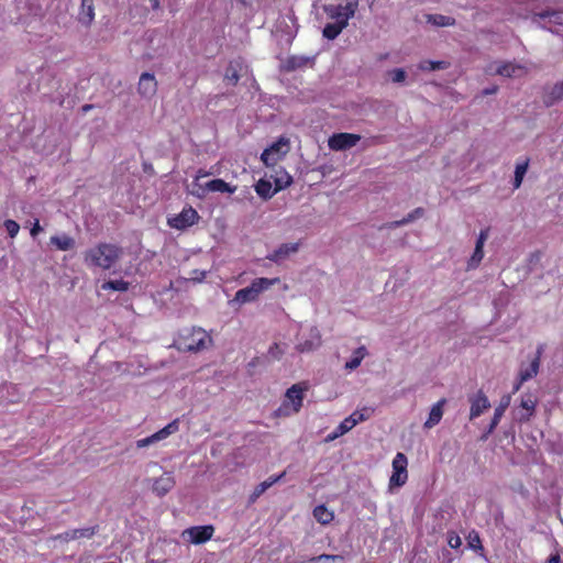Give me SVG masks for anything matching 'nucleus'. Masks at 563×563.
Here are the masks:
<instances>
[{
    "mask_svg": "<svg viewBox=\"0 0 563 563\" xmlns=\"http://www.w3.org/2000/svg\"><path fill=\"white\" fill-rule=\"evenodd\" d=\"M321 345V334L316 327H311L308 333V338L300 341L296 349L299 352H311Z\"/></svg>",
    "mask_w": 563,
    "mask_h": 563,
    "instance_id": "obj_18",
    "label": "nucleus"
},
{
    "mask_svg": "<svg viewBox=\"0 0 563 563\" xmlns=\"http://www.w3.org/2000/svg\"><path fill=\"white\" fill-rule=\"evenodd\" d=\"M427 21L435 26H453L455 19L443 14H428Z\"/></svg>",
    "mask_w": 563,
    "mask_h": 563,
    "instance_id": "obj_34",
    "label": "nucleus"
},
{
    "mask_svg": "<svg viewBox=\"0 0 563 563\" xmlns=\"http://www.w3.org/2000/svg\"><path fill=\"white\" fill-rule=\"evenodd\" d=\"M268 354L274 357V358H278L279 355H280V351H279V346L278 344H274L269 347V351H268Z\"/></svg>",
    "mask_w": 563,
    "mask_h": 563,
    "instance_id": "obj_50",
    "label": "nucleus"
},
{
    "mask_svg": "<svg viewBox=\"0 0 563 563\" xmlns=\"http://www.w3.org/2000/svg\"><path fill=\"white\" fill-rule=\"evenodd\" d=\"M289 152V141L286 137H279L278 141L267 147L261 155L262 162L266 166H275Z\"/></svg>",
    "mask_w": 563,
    "mask_h": 563,
    "instance_id": "obj_7",
    "label": "nucleus"
},
{
    "mask_svg": "<svg viewBox=\"0 0 563 563\" xmlns=\"http://www.w3.org/2000/svg\"><path fill=\"white\" fill-rule=\"evenodd\" d=\"M358 8V0H344V4L324 5V12L334 21H342L349 24V20L354 16Z\"/></svg>",
    "mask_w": 563,
    "mask_h": 563,
    "instance_id": "obj_6",
    "label": "nucleus"
},
{
    "mask_svg": "<svg viewBox=\"0 0 563 563\" xmlns=\"http://www.w3.org/2000/svg\"><path fill=\"white\" fill-rule=\"evenodd\" d=\"M153 10H158L161 7V0H147Z\"/></svg>",
    "mask_w": 563,
    "mask_h": 563,
    "instance_id": "obj_55",
    "label": "nucleus"
},
{
    "mask_svg": "<svg viewBox=\"0 0 563 563\" xmlns=\"http://www.w3.org/2000/svg\"><path fill=\"white\" fill-rule=\"evenodd\" d=\"M345 559L341 554H320L308 560L307 563H344Z\"/></svg>",
    "mask_w": 563,
    "mask_h": 563,
    "instance_id": "obj_36",
    "label": "nucleus"
},
{
    "mask_svg": "<svg viewBox=\"0 0 563 563\" xmlns=\"http://www.w3.org/2000/svg\"><path fill=\"white\" fill-rule=\"evenodd\" d=\"M205 188L209 189V192H221L230 195L236 191V186H232L221 178H216L210 181H207Z\"/></svg>",
    "mask_w": 563,
    "mask_h": 563,
    "instance_id": "obj_25",
    "label": "nucleus"
},
{
    "mask_svg": "<svg viewBox=\"0 0 563 563\" xmlns=\"http://www.w3.org/2000/svg\"><path fill=\"white\" fill-rule=\"evenodd\" d=\"M448 543L452 549H457L461 547L462 540L456 533L452 532L448 537Z\"/></svg>",
    "mask_w": 563,
    "mask_h": 563,
    "instance_id": "obj_47",
    "label": "nucleus"
},
{
    "mask_svg": "<svg viewBox=\"0 0 563 563\" xmlns=\"http://www.w3.org/2000/svg\"><path fill=\"white\" fill-rule=\"evenodd\" d=\"M214 529L212 526H197L186 529L183 536L194 544H201L210 540L213 536Z\"/></svg>",
    "mask_w": 563,
    "mask_h": 563,
    "instance_id": "obj_11",
    "label": "nucleus"
},
{
    "mask_svg": "<svg viewBox=\"0 0 563 563\" xmlns=\"http://www.w3.org/2000/svg\"><path fill=\"white\" fill-rule=\"evenodd\" d=\"M366 355H367V350L365 346L357 347L353 352L351 360L345 363V366H344L345 369H347V371L356 369L361 365L362 361L364 360V357Z\"/></svg>",
    "mask_w": 563,
    "mask_h": 563,
    "instance_id": "obj_31",
    "label": "nucleus"
},
{
    "mask_svg": "<svg viewBox=\"0 0 563 563\" xmlns=\"http://www.w3.org/2000/svg\"><path fill=\"white\" fill-rule=\"evenodd\" d=\"M41 231L42 227L40 225L38 220H36L30 233L33 238H35Z\"/></svg>",
    "mask_w": 563,
    "mask_h": 563,
    "instance_id": "obj_52",
    "label": "nucleus"
},
{
    "mask_svg": "<svg viewBox=\"0 0 563 563\" xmlns=\"http://www.w3.org/2000/svg\"><path fill=\"white\" fill-rule=\"evenodd\" d=\"M205 276H206V273H205V272H202V273H201V277H200V278H198V280H202V279L205 278Z\"/></svg>",
    "mask_w": 563,
    "mask_h": 563,
    "instance_id": "obj_61",
    "label": "nucleus"
},
{
    "mask_svg": "<svg viewBox=\"0 0 563 563\" xmlns=\"http://www.w3.org/2000/svg\"><path fill=\"white\" fill-rule=\"evenodd\" d=\"M339 437H340V435H336V431L334 430L332 433H330V434L328 435V439H327V440L332 441V440H334V439H336V438H339Z\"/></svg>",
    "mask_w": 563,
    "mask_h": 563,
    "instance_id": "obj_58",
    "label": "nucleus"
},
{
    "mask_svg": "<svg viewBox=\"0 0 563 563\" xmlns=\"http://www.w3.org/2000/svg\"><path fill=\"white\" fill-rule=\"evenodd\" d=\"M98 530H99L98 526L73 529V537H76V540L77 539H90L98 532Z\"/></svg>",
    "mask_w": 563,
    "mask_h": 563,
    "instance_id": "obj_41",
    "label": "nucleus"
},
{
    "mask_svg": "<svg viewBox=\"0 0 563 563\" xmlns=\"http://www.w3.org/2000/svg\"><path fill=\"white\" fill-rule=\"evenodd\" d=\"M179 424L178 420H174L169 422L166 427L161 429L159 431L155 432L154 434L146 437L144 439H140L136 441V448L142 449L146 448L148 445H152L161 440L166 439L170 434L178 431Z\"/></svg>",
    "mask_w": 563,
    "mask_h": 563,
    "instance_id": "obj_10",
    "label": "nucleus"
},
{
    "mask_svg": "<svg viewBox=\"0 0 563 563\" xmlns=\"http://www.w3.org/2000/svg\"><path fill=\"white\" fill-rule=\"evenodd\" d=\"M57 538L62 539L64 541L76 540V537H73V530L65 531L64 533L59 534Z\"/></svg>",
    "mask_w": 563,
    "mask_h": 563,
    "instance_id": "obj_51",
    "label": "nucleus"
},
{
    "mask_svg": "<svg viewBox=\"0 0 563 563\" xmlns=\"http://www.w3.org/2000/svg\"><path fill=\"white\" fill-rule=\"evenodd\" d=\"M244 4H251L252 0H241Z\"/></svg>",
    "mask_w": 563,
    "mask_h": 563,
    "instance_id": "obj_60",
    "label": "nucleus"
},
{
    "mask_svg": "<svg viewBox=\"0 0 563 563\" xmlns=\"http://www.w3.org/2000/svg\"><path fill=\"white\" fill-rule=\"evenodd\" d=\"M279 283V278L278 277H275V278H266V277H261V278H256L254 279L251 285L249 287H245V288H242V289H239L235 295H234V298L232 300L229 301V303L231 306L238 303V305H244V303H249V302H253L255 301L258 296L267 290L269 287L276 285Z\"/></svg>",
    "mask_w": 563,
    "mask_h": 563,
    "instance_id": "obj_3",
    "label": "nucleus"
},
{
    "mask_svg": "<svg viewBox=\"0 0 563 563\" xmlns=\"http://www.w3.org/2000/svg\"><path fill=\"white\" fill-rule=\"evenodd\" d=\"M313 58L301 55H292L289 56L284 63V69L286 71H295L298 69H302L309 65H312Z\"/></svg>",
    "mask_w": 563,
    "mask_h": 563,
    "instance_id": "obj_23",
    "label": "nucleus"
},
{
    "mask_svg": "<svg viewBox=\"0 0 563 563\" xmlns=\"http://www.w3.org/2000/svg\"><path fill=\"white\" fill-rule=\"evenodd\" d=\"M123 249L115 243L100 242L84 254L85 264L90 268L111 269L123 257Z\"/></svg>",
    "mask_w": 563,
    "mask_h": 563,
    "instance_id": "obj_1",
    "label": "nucleus"
},
{
    "mask_svg": "<svg viewBox=\"0 0 563 563\" xmlns=\"http://www.w3.org/2000/svg\"><path fill=\"white\" fill-rule=\"evenodd\" d=\"M239 68H240L239 63L232 62L229 64V66L225 69V74H224V80L228 81V84L233 85V86L238 84V81L240 79Z\"/></svg>",
    "mask_w": 563,
    "mask_h": 563,
    "instance_id": "obj_38",
    "label": "nucleus"
},
{
    "mask_svg": "<svg viewBox=\"0 0 563 563\" xmlns=\"http://www.w3.org/2000/svg\"><path fill=\"white\" fill-rule=\"evenodd\" d=\"M285 473H282L277 476H271L266 481L258 484L253 493L250 495V503H254L261 495H263L269 487H272L275 483L279 482Z\"/></svg>",
    "mask_w": 563,
    "mask_h": 563,
    "instance_id": "obj_29",
    "label": "nucleus"
},
{
    "mask_svg": "<svg viewBox=\"0 0 563 563\" xmlns=\"http://www.w3.org/2000/svg\"><path fill=\"white\" fill-rule=\"evenodd\" d=\"M541 353H542V349L539 347L537 350L536 356L531 360L530 364L526 367L522 366L520 368V372H519L520 383H525L538 374L539 367H540Z\"/></svg>",
    "mask_w": 563,
    "mask_h": 563,
    "instance_id": "obj_21",
    "label": "nucleus"
},
{
    "mask_svg": "<svg viewBox=\"0 0 563 563\" xmlns=\"http://www.w3.org/2000/svg\"><path fill=\"white\" fill-rule=\"evenodd\" d=\"M354 427L353 424L351 423V421L349 420V418H345L336 428H335V431H336V435H343L345 434L346 432H349L350 430H352Z\"/></svg>",
    "mask_w": 563,
    "mask_h": 563,
    "instance_id": "obj_46",
    "label": "nucleus"
},
{
    "mask_svg": "<svg viewBox=\"0 0 563 563\" xmlns=\"http://www.w3.org/2000/svg\"><path fill=\"white\" fill-rule=\"evenodd\" d=\"M175 486V478L170 473H164L161 477L155 479L153 484V493L163 497L168 494Z\"/></svg>",
    "mask_w": 563,
    "mask_h": 563,
    "instance_id": "obj_19",
    "label": "nucleus"
},
{
    "mask_svg": "<svg viewBox=\"0 0 563 563\" xmlns=\"http://www.w3.org/2000/svg\"><path fill=\"white\" fill-rule=\"evenodd\" d=\"M208 175H209V173H207V172H205L202 169H199L195 180L198 181L201 177H206Z\"/></svg>",
    "mask_w": 563,
    "mask_h": 563,
    "instance_id": "obj_57",
    "label": "nucleus"
},
{
    "mask_svg": "<svg viewBox=\"0 0 563 563\" xmlns=\"http://www.w3.org/2000/svg\"><path fill=\"white\" fill-rule=\"evenodd\" d=\"M521 384H522V383H520V380H519V382L515 385V387H514V391H515V393L519 390V388H520Z\"/></svg>",
    "mask_w": 563,
    "mask_h": 563,
    "instance_id": "obj_59",
    "label": "nucleus"
},
{
    "mask_svg": "<svg viewBox=\"0 0 563 563\" xmlns=\"http://www.w3.org/2000/svg\"><path fill=\"white\" fill-rule=\"evenodd\" d=\"M468 542L473 549L481 548V539L476 532H472L468 534Z\"/></svg>",
    "mask_w": 563,
    "mask_h": 563,
    "instance_id": "obj_48",
    "label": "nucleus"
},
{
    "mask_svg": "<svg viewBox=\"0 0 563 563\" xmlns=\"http://www.w3.org/2000/svg\"><path fill=\"white\" fill-rule=\"evenodd\" d=\"M49 243L53 246H55L58 251H70L74 250L76 246L75 239L65 233L53 235L49 239Z\"/></svg>",
    "mask_w": 563,
    "mask_h": 563,
    "instance_id": "obj_26",
    "label": "nucleus"
},
{
    "mask_svg": "<svg viewBox=\"0 0 563 563\" xmlns=\"http://www.w3.org/2000/svg\"><path fill=\"white\" fill-rule=\"evenodd\" d=\"M510 395H505L501 397L499 405L495 408L493 419L490 421L487 432L483 435V439H486L487 435L493 433V431L496 429L506 409L510 405Z\"/></svg>",
    "mask_w": 563,
    "mask_h": 563,
    "instance_id": "obj_20",
    "label": "nucleus"
},
{
    "mask_svg": "<svg viewBox=\"0 0 563 563\" xmlns=\"http://www.w3.org/2000/svg\"><path fill=\"white\" fill-rule=\"evenodd\" d=\"M313 517L319 523L328 525L333 520L334 514L324 505H319L313 509Z\"/></svg>",
    "mask_w": 563,
    "mask_h": 563,
    "instance_id": "obj_32",
    "label": "nucleus"
},
{
    "mask_svg": "<svg viewBox=\"0 0 563 563\" xmlns=\"http://www.w3.org/2000/svg\"><path fill=\"white\" fill-rule=\"evenodd\" d=\"M95 20V4L93 0H81L80 9L78 12V21L84 26H90Z\"/></svg>",
    "mask_w": 563,
    "mask_h": 563,
    "instance_id": "obj_22",
    "label": "nucleus"
},
{
    "mask_svg": "<svg viewBox=\"0 0 563 563\" xmlns=\"http://www.w3.org/2000/svg\"><path fill=\"white\" fill-rule=\"evenodd\" d=\"M449 64L444 60H422L419 68L424 71H433L438 69H446Z\"/></svg>",
    "mask_w": 563,
    "mask_h": 563,
    "instance_id": "obj_39",
    "label": "nucleus"
},
{
    "mask_svg": "<svg viewBox=\"0 0 563 563\" xmlns=\"http://www.w3.org/2000/svg\"><path fill=\"white\" fill-rule=\"evenodd\" d=\"M488 235H489V230L488 229L482 230L479 232L478 238H477L476 245L484 246L485 242L488 239Z\"/></svg>",
    "mask_w": 563,
    "mask_h": 563,
    "instance_id": "obj_49",
    "label": "nucleus"
},
{
    "mask_svg": "<svg viewBox=\"0 0 563 563\" xmlns=\"http://www.w3.org/2000/svg\"><path fill=\"white\" fill-rule=\"evenodd\" d=\"M422 214H423V209L417 208L413 211H411L410 213H408L401 220L393 221V222L388 223L386 227L389 229L398 228V227H401V225H405V224H408V223L415 221L416 219L420 218Z\"/></svg>",
    "mask_w": 563,
    "mask_h": 563,
    "instance_id": "obj_33",
    "label": "nucleus"
},
{
    "mask_svg": "<svg viewBox=\"0 0 563 563\" xmlns=\"http://www.w3.org/2000/svg\"><path fill=\"white\" fill-rule=\"evenodd\" d=\"M372 413H373V409L363 408L361 410H355L347 418L351 421V423L353 424V427H355L360 422H363V421H366L367 419H369Z\"/></svg>",
    "mask_w": 563,
    "mask_h": 563,
    "instance_id": "obj_37",
    "label": "nucleus"
},
{
    "mask_svg": "<svg viewBox=\"0 0 563 563\" xmlns=\"http://www.w3.org/2000/svg\"><path fill=\"white\" fill-rule=\"evenodd\" d=\"M255 191L261 198L265 200L271 199L276 192H278L276 187L273 188V181L271 178L260 179L255 185Z\"/></svg>",
    "mask_w": 563,
    "mask_h": 563,
    "instance_id": "obj_28",
    "label": "nucleus"
},
{
    "mask_svg": "<svg viewBox=\"0 0 563 563\" xmlns=\"http://www.w3.org/2000/svg\"><path fill=\"white\" fill-rule=\"evenodd\" d=\"M388 75L393 82L402 84L406 80L407 74L402 68H395L388 71Z\"/></svg>",
    "mask_w": 563,
    "mask_h": 563,
    "instance_id": "obj_43",
    "label": "nucleus"
},
{
    "mask_svg": "<svg viewBox=\"0 0 563 563\" xmlns=\"http://www.w3.org/2000/svg\"><path fill=\"white\" fill-rule=\"evenodd\" d=\"M269 178L278 191L287 188L292 183V177L284 168L276 169L274 174L269 175Z\"/></svg>",
    "mask_w": 563,
    "mask_h": 563,
    "instance_id": "obj_27",
    "label": "nucleus"
},
{
    "mask_svg": "<svg viewBox=\"0 0 563 563\" xmlns=\"http://www.w3.org/2000/svg\"><path fill=\"white\" fill-rule=\"evenodd\" d=\"M198 218V212L194 208L189 207L185 208L176 217L168 219V224L174 229L183 230L195 224Z\"/></svg>",
    "mask_w": 563,
    "mask_h": 563,
    "instance_id": "obj_12",
    "label": "nucleus"
},
{
    "mask_svg": "<svg viewBox=\"0 0 563 563\" xmlns=\"http://www.w3.org/2000/svg\"><path fill=\"white\" fill-rule=\"evenodd\" d=\"M498 86H492V87H488V88H485L482 93L484 96H488V95H495L497 91H498Z\"/></svg>",
    "mask_w": 563,
    "mask_h": 563,
    "instance_id": "obj_54",
    "label": "nucleus"
},
{
    "mask_svg": "<svg viewBox=\"0 0 563 563\" xmlns=\"http://www.w3.org/2000/svg\"><path fill=\"white\" fill-rule=\"evenodd\" d=\"M537 399L532 395H523L520 400V406L516 410V419L519 421H528L534 413Z\"/></svg>",
    "mask_w": 563,
    "mask_h": 563,
    "instance_id": "obj_16",
    "label": "nucleus"
},
{
    "mask_svg": "<svg viewBox=\"0 0 563 563\" xmlns=\"http://www.w3.org/2000/svg\"><path fill=\"white\" fill-rule=\"evenodd\" d=\"M488 76H501L505 78H521L528 73L523 64L516 62L494 60L484 68Z\"/></svg>",
    "mask_w": 563,
    "mask_h": 563,
    "instance_id": "obj_4",
    "label": "nucleus"
},
{
    "mask_svg": "<svg viewBox=\"0 0 563 563\" xmlns=\"http://www.w3.org/2000/svg\"><path fill=\"white\" fill-rule=\"evenodd\" d=\"M548 563H560V555L559 554L551 555L548 560Z\"/></svg>",
    "mask_w": 563,
    "mask_h": 563,
    "instance_id": "obj_56",
    "label": "nucleus"
},
{
    "mask_svg": "<svg viewBox=\"0 0 563 563\" xmlns=\"http://www.w3.org/2000/svg\"><path fill=\"white\" fill-rule=\"evenodd\" d=\"M300 243H284L279 245L278 249L269 253L266 258L271 262H274L276 264L282 263L283 261L287 260L291 255L296 254L299 251Z\"/></svg>",
    "mask_w": 563,
    "mask_h": 563,
    "instance_id": "obj_13",
    "label": "nucleus"
},
{
    "mask_svg": "<svg viewBox=\"0 0 563 563\" xmlns=\"http://www.w3.org/2000/svg\"><path fill=\"white\" fill-rule=\"evenodd\" d=\"M104 290H114V291H126L129 289V283L123 279L108 280L101 286Z\"/></svg>",
    "mask_w": 563,
    "mask_h": 563,
    "instance_id": "obj_40",
    "label": "nucleus"
},
{
    "mask_svg": "<svg viewBox=\"0 0 563 563\" xmlns=\"http://www.w3.org/2000/svg\"><path fill=\"white\" fill-rule=\"evenodd\" d=\"M407 457L404 453H397L393 460V475L389 479L390 485L402 486L408 477Z\"/></svg>",
    "mask_w": 563,
    "mask_h": 563,
    "instance_id": "obj_9",
    "label": "nucleus"
},
{
    "mask_svg": "<svg viewBox=\"0 0 563 563\" xmlns=\"http://www.w3.org/2000/svg\"><path fill=\"white\" fill-rule=\"evenodd\" d=\"M445 404H446V399L442 398L432 406V408L429 412V417H428L427 421L424 422V428L431 429L441 421L442 416H443V408H444Z\"/></svg>",
    "mask_w": 563,
    "mask_h": 563,
    "instance_id": "obj_24",
    "label": "nucleus"
},
{
    "mask_svg": "<svg viewBox=\"0 0 563 563\" xmlns=\"http://www.w3.org/2000/svg\"><path fill=\"white\" fill-rule=\"evenodd\" d=\"M90 106H85L84 110H89Z\"/></svg>",
    "mask_w": 563,
    "mask_h": 563,
    "instance_id": "obj_62",
    "label": "nucleus"
},
{
    "mask_svg": "<svg viewBox=\"0 0 563 563\" xmlns=\"http://www.w3.org/2000/svg\"><path fill=\"white\" fill-rule=\"evenodd\" d=\"M471 404L470 419L474 420L478 418L485 410L490 407V402L486 395L479 390L475 395L468 398Z\"/></svg>",
    "mask_w": 563,
    "mask_h": 563,
    "instance_id": "obj_14",
    "label": "nucleus"
},
{
    "mask_svg": "<svg viewBox=\"0 0 563 563\" xmlns=\"http://www.w3.org/2000/svg\"><path fill=\"white\" fill-rule=\"evenodd\" d=\"M157 81L151 73H143L140 77L137 91L144 98H151L156 93Z\"/></svg>",
    "mask_w": 563,
    "mask_h": 563,
    "instance_id": "obj_17",
    "label": "nucleus"
},
{
    "mask_svg": "<svg viewBox=\"0 0 563 563\" xmlns=\"http://www.w3.org/2000/svg\"><path fill=\"white\" fill-rule=\"evenodd\" d=\"M212 339L202 328L185 329L175 345L180 351L199 352L211 345Z\"/></svg>",
    "mask_w": 563,
    "mask_h": 563,
    "instance_id": "obj_2",
    "label": "nucleus"
},
{
    "mask_svg": "<svg viewBox=\"0 0 563 563\" xmlns=\"http://www.w3.org/2000/svg\"><path fill=\"white\" fill-rule=\"evenodd\" d=\"M346 26L347 24L342 21H334L323 27L322 34L328 40H334Z\"/></svg>",
    "mask_w": 563,
    "mask_h": 563,
    "instance_id": "obj_30",
    "label": "nucleus"
},
{
    "mask_svg": "<svg viewBox=\"0 0 563 563\" xmlns=\"http://www.w3.org/2000/svg\"><path fill=\"white\" fill-rule=\"evenodd\" d=\"M563 100V80L543 88L542 102L545 107H552Z\"/></svg>",
    "mask_w": 563,
    "mask_h": 563,
    "instance_id": "obj_15",
    "label": "nucleus"
},
{
    "mask_svg": "<svg viewBox=\"0 0 563 563\" xmlns=\"http://www.w3.org/2000/svg\"><path fill=\"white\" fill-rule=\"evenodd\" d=\"M4 228H5L9 236L12 239L15 238L20 231V225L14 220H5Z\"/></svg>",
    "mask_w": 563,
    "mask_h": 563,
    "instance_id": "obj_45",
    "label": "nucleus"
},
{
    "mask_svg": "<svg viewBox=\"0 0 563 563\" xmlns=\"http://www.w3.org/2000/svg\"><path fill=\"white\" fill-rule=\"evenodd\" d=\"M361 140V135L353 133H335L329 141L328 146L332 151H346L355 146Z\"/></svg>",
    "mask_w": 563,
    "mask_h": 563,
    "instance_id": "obj_8",
    "label": "nucleus"
},
{
    "mask_svg": "<svg viewBox=\"0 0 563 563\" xmlns=\"http://www.w3.org/2000/svg\"><path fill=\"white\" fill-rule=\"evenodd\" d=\"M205 186H206V183L200 184L195 180L192 183L191 194L200 199L205 198L209 194V189H206Z\"/></svg>",
    "mask_w": 563,
    "mask_h": 563,
    "instance_id": "obj_44",
    "label": "nucleus"
},
{
    "mask_svg": "<svg viewBox=\"0 0 563 563\" xmlns=\"http://www.w3.org/2000/svg\"><path fill=\"white\" fill-rule=\"evenodd\" d=\"M529 167V159H525L522 162L517 163L516 169H515V178H514V187L515 189H518L523 180V177L528 170Z\"/></svg>",
    "mask_w": 563,
    "mask_h": 563,
    "instance_id": "obj_35",
    "label": "nucleus"
},
{
    "mask_svg": "<svg viewBox=\"0 0 563 563\" xmlns=\"http://www.w3.org/2000/svg\"><path fill=\"white\" fill-rule=\"evenodd\" d=\"M303 389L298 385H292L287 391H286V398L282 406L277 410L278 416H290L294 413H297L301 406L303 400Z\"/></svg>",
    "mask_w": 563,
    "mask_h": 563,
    "instance_id": "obj_5",
    "label": "nucleus"
},
{
    "mask_svg": "<svg viewBox=\"0 0 563 563\" xmlns=\"http://www.w3.org/2000/svg\"><path fill=\"white\" fill-rule=\"evenodd\" d=\"M559 15H560V13L554 12V11H552V12H550V11H544V12H542V13H540V14H539V16H540L541 19H545V18H550V19H551V18H555V19H556V18H559Z\"/></svg>",
    "mask_w": 563,
    "mask_h": 563,
    "instance_id": "obj_53",
    "label": "nucleus"
},
{
    "mask_svg": "<svg viewBox=\"0 0 563 563\" xmlns=\"http://www.w3.org/2000/svg\"><path fill=\"white\" fill-rule=\"evenodd\" d=\"M483 249H484V246L475 244V250H474V252L468 261V264H467L470 269L477 267L478 264L482 262V260L484 257Z\"/></svg>",
    "mask_w": 563,
    "mask_h": 563,
    "instance_id": "obj_42",
    "label": "nucleus"
}]
</instances>
